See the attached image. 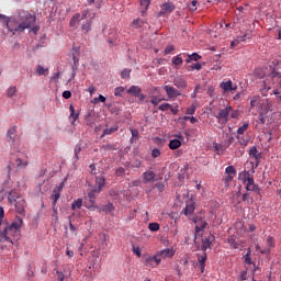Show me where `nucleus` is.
Masks as SVG:
<instances>
[{"instance_id":"obj_1","label":"nucleus","mask_w":281,"mask_h":281,"mask_svg":"<svg viewBox=\"0 0 281 281\" xmlns=\"http://www.w3.org/2000/svg\"><path fill=\"white\" fill-rule=\"evenodd\" d=\"M0 20L8 27L9 32L16 34V32L30 30V27L36 23V15H32V13L27 11H20L18 15L11 19L0 14Z\"/></svg>"},{"instance_id":"obj_2","label":"nucleus","mask_w":281,"mask_h":281,"mask_svg":"<svg viewBox=\"0 0 281 281\" xmlns=\"http://www.w3.org/2000/svg\"><path fill=\"white\" fill-rule=\"evenodd\" d=\"M21 225H23V218L16 217L11 224H7L3 232H0V243H10L13 245L12 238H19L21 234Z\"/></svg>"},{"instance_id":"obj_3","label":"nucleus","mask_w":281,"mask_h":281,"mask_svg":"<svg viewBox=\"0 0 281 281\" xmlns=\"http://www.w3.org/2000/svg\"><path fill=\"white\" fill-rule=\"evenodd\" d=\"M214 117H216L218 124H227V122H229V117H232V120H238V117H240V112L238 110H234V108L227 103L224 108L217 109Z\"/></svg>"},{"instance_id":"obj_4","label":"nucleus","mask_w":281,"mask_h":281,"mask_svg":"<svg viewBox=\"0 0 281 281\" xmlns=\"http://www.w3.org/2000/svg\"><path fill=\"white\" fill-rule=\"evenodd\" d=\"M8 201L10 205H14L18 214L25 212V199H23V195L16 192V190L9 191Z\"/></svg>"},{"instance_id":"obj_5","label":"nucleus","mask_w":281,"mask_h":281,"mask_svg":"<svg viewBox=\"0 0 281 281\" xmlns=\"http://www.w3.org/2000/svg\"><path fill=\"white\" fill-rule=\"evenodd\" d=\"M195 235L194 238H199L205 234V228L207 227V222L203 220L202 217H196L195 221Z\"/></svg>"},{"instance_id":"obj_6","label":"nucleus","mask_w":281,"mask_h":281,"mask_svg":"<svg viewBox=\"0 0 281 281\" xmlns=\"http://www.w3.org/2000/svg\"><path fill=\"white\" fill-rule=\"evenodd\" d=\"M244 183L246 184L247 192H256L257 194H260V187L256 184L254 178L249 177V175L244 178Z\"/></svg>"},{"instance_id":"obj_7","label":"nucleus","mask_w":281,"mask_h":281,"mask_svg":"<svg viewBox=\"0 0 281 281\" xmlns=\"http://www.w3.org/2000/svg\"><path fill=\"white\" fill-rule=\"evenodd\" d=\"M142 179L144 183H153V181H157V173H155V170L150 167L147 171L143 172Z\"/></svg>"},{"instance_id":"obj_8","label":"nucleus","mask_w":281,"mask_h":281,"mask_svg":"<svg viewBox=\"0 0 281 281\" xmlns=\"http://www.w3.org/2000/svg\"><path fill=\"white\" fill-rule=\"evenodd\" d=\"M164 90L166 91L169 100H175V98H179V95H181V91L170 85L164 86Z\"/></svg>"},{"instance_id":"obj_9","label":"nucleus","mask_w":281,"mask_h":281,"mask_svg":"<svg viewBox=\"0 0 281 281\" xmlns=\"http://www.w3.org/2000/svg\"><path fill=\"white\" fill-rule=\"evenodd\" d=\"M161 263V259L157 255L145 258V266L155 269V267Z\"/></svg>"},{"instance_id":"obj_10","label":"nucleus","mask_w":281,"mask_h":281,"mask_svg":"<svg viewBox=\"0 0 281 281\" xmlns=\"http://www.w3.org/2000/svg\"><path fill=\"white\" fill-rule=\"evenodd\" d=\"M156 256L158 257V259L160 260H164V258H172V256H175V250L173 249H170V248H166V249H162V250H159Z\"/></svg>"},{"instance_id":"obj_11","label":"nucleus","mask_w":281,"mask_h":281,"mask_svg":"<svg viewBox=\"0 0 281 281\" xmlns=\"http://www.w3.org/2000/svg\"><path fill=\"white\" fill-rule=\"evenodd\" d=\"M186 56H188L187 53H180L177 56L172 57V65H175V67H181V65H183V58H186Z\"/></svg>"},{"instance_id":"obj_12","label":"nucleus","mask_w":281,"mask_h":281,"mask_svg":"<svg viewBox=\"0 0 281 281\" xmlns=\"http://www.w3.org/2000/svg\"><path fill=\"white\" fill-rule=\"evenodd\" d=\"M173 85L177 87V89H187L188 88V81L183 79V77H176L173 79Z\"/></svg>"},{"instance_id":"obj_13","label":"nucleus","mask_w":281,"mask_h":281,"mask_svg":"<svg viewBox=\"0 0 281 281\" xmlns=\"http://www.w3.org/2000/svg\"><path fill=\"white\" fill-rule=\"evenodd\" d=\"M94 16H95V13H93V15L81 25V30L83 34H89V32H91V25L93 23Z\"/></svg>"},{"instance_id":"obj_14","label":"nucleus","mask_w":281,"mask_h":281,"mask_svg":"<svg viewBox=\"0 0 281 281\" xmlns=\"http://www.w3.org/2000/svg\"><path fill=\"white\" fill-rule=\"evenodd\" d=\"M249 155L250 157H252L255 159V161L258 162L260 161V159H262V155L258 151V147L257 146H252L249 150Z\"/></svg>"},{"instance_id":"obj_15","label":"nucleus","mask_w":281,"mask_h":281,"mask_svg":"<svg viewBox=\"0 0 281 281\" xmlns=\"http://www.w3.org/2000/svg\"><path fill=\"white\" fill-rule=\"evenodd\" d=\"M126 93L133 95L134 98H137V95L142 93V88H139L138 86H131L130 89H127Z\"/></svg>"},{"instance_id":"obj_16","label":"nucleus","mask_w":281,"mask_h":281,"mask_svg":"<svg viewBox=\"0 0 281 281\" xmlns=\"http://www.w3.org/2000/svg\"><path fill=\"white\" fill-rule=\"evenodd\" d=\"M15 166H16V168H19L20 170H21L22 168H26V166H27V158L18 157V158L15 159Z\"/></svg>"},{"instance_id":"obj_17","label":"nucleus","mask_w":281,"mask_h":281,"mask_svg":"<svg viewBox=\"0 0 281 281\" xmlns=\"http://www.w3.org/2000/svg\"><path fill=\"white\" fill-rule=\"evenodd\" d=\"M80 21H82L80 18V13H75L69 21L70 27H76V25H78V23H80Z\"/></svg>"},{"instance_id":"obj_18","label":"nucleus","mask_w":281,"mask_h":281,"mask_svg":"<svg viewBox=\"0 0 281 281\" xmlns=\"http://www.w3.org/2000/svg\"><path fill=\"white\" fill-rule=\"evenodd\" d=\"M207 260V254H203L202 256L198 257V262L200 263L201 267V272L205 271V262Z\"/></svg>"},{"instance_id":"obj_19","label":"nucleus","mask_w":281,"mask_h":281,"mask_svg":"<svg viewBox=\"0 0 281 281\" xmlns=\"http://www.w3.org/2000/svg\"><path fill=\"white\" fill-rule=\"evenodd\" d=\"M100 192H102L100 189H93L88 193L90 203H95V199H98V194H100Z\"/></svg>"},{"instance_id":"obj_20","label":"nucleus","mask_w":281,"mask_h":281,"mask_svg":"<svg viewBox=\"0 0 281 281\" xmlns=\"http://www.w3.org/2000/svg\"><path fill=\"white\" fill-rule=\"evenodd\" d=\"M170 150H177V148H181V142L178 138H173L169 142Z\"/></svg>"},{"instance_id":"obj_21","label":"nucleus","mask_w":281,"mask_h":281,"mask_svg":"<svg viewBox=\"0 0 281 281\" xmlns=\"http://www.w3.org/2000/svg\"><path fill=\"white\" fill-rule=\"evenodd\" d=\"M69 111H70L69 120H72V124H74V122H76V120L80 117V114L76 113V108H74V104L69 105Z\"/></svg>"},{"instance_id":"obj_22","label":"nucleus","mask_w":281,"mask_h":281,"mask_svg":"<svg viewBox=\"0 0 281 281\" xmlns=\"http://www.w3.org/2000/svg\"><path fill=\"white\" fill-rule=\"evenodd\" d=\"M239 43H245V41H251V31H246L245 34L237 36Z\"/></svg>"},{"instance_id":"obj_23","label":"nucleus","mask_w":281,"mask_h":281,"mask_svg":"<svg viewBox=\"0 0 281 281\" xmlns=\"http://www.w3.org/2000/svg\"><path fill=\"white\" fill-rule=\"evenodd\" d=\"M187 63H192V61H198L201 60V55H199V53H193V54H187Z\"/></svg>"},{"instance_id":"obj_24","label":"nucleus","mask_w":281,"mask_h":281,"mask_svg":"<svg viewBox=\"0 0 281 281\" xmlns=\"http://www.w3.org/2000/svg\"><path fill=\"white\" fill-rule=\"evenodd\" d=\"M139 3L142 14H146V10H148L150 5V0H139Z\"/></svg>"},{"instance_id":"obj_25","label":"nucleus","mask_w":281,"mask_h":281,"mask_svg":"<svg viewBox=\"0 0 281 281\" xmlns=\"http://www.w3.org/2000/svg\"><path fill=\"white\" fill-rule=\"evenodd\" d=\"M190 214H194V204L193 202H188L184 209V215L190 216Z\"/></svg>"},{"instance_id":"obj_26","label":"nucleus","mask_w":281,"mask_h":281,"mask_svg":"<svg viewBox=\"0 0 281 281\" xmlns=\"http://www.w3.org/2000/svg\"><path fill=\"white\" fill-rule=\"evenodd\" d=\"M232 85H233L232 80H228V81H223L220 85V87H221V89H223L224 93H227V91H231Z\"/></svg>"},{"instance_id":"obj_27","label":"nucleus","mask_w":281,"mask_h":281,"mask_svg":"<svg viewBox=\"0 0 281 281\" xmlns=\"http://www.w3.org/2000/svg\"><path fill=\"white\" fill-rule=\"evenodd\" d=\"M7 137L10 139V142H14L16 139V127H12L8 131Z\"/></svg>"},{"instance_id":"obj_28","label":"nucleus","mask_w":281,"mask_h":281,"mask_svg":"<svg viewBox=\"0 0 281 281\" xmlns=\"http://www.w3.org/2000/svg\"><path fill=\"white\" fill-rule=\"evenodd\" d=\"M119 128L120 127L117 125L110 127V128H105L103 131L102 137H105V135H113V133H117Z\"/></svg>"},{"instance_id":"obj_29","label":"nucleus","mask_w":281,"mask_h":281,"mask_svg":"<svg viewBox=\"0 0 281 281\" xmlns=\"http://www.w3.org/2000/svg\"><path fill=\"white\" fill-rule=\"evenodd\" d=\"M106 183V180L104 179V177H97L95 178V184L98 186V190L102 191V187Z\"/></svg>"},{"instance_id":"obj_30","label":"nucleus","mask_w":281,"mask_h":281,"mask_svg":"<svg viewBox=\"0 0 281 281\" xmlns=\"http://www.w3.org/2000/svg\"><path fill=\"white\" fill-rule=\"evenodd\" d=\"M162 10H165V12H175V5L172 4V2H165L162 4Z\"/></svg>"},{"instance_id":"obj_31","label":"nucleus","mask_w":281,"mask_h":281,"mask_svg":"<svg viewBox=\"0 0 281 281\" xmlns=\"http://www.w3.org/2000/svg\"><path fill=\"white\" fill-rule=\"evenodd\" d=\"M254 74L259 80H262V78L266 76L265 69L262 68L255 69Z\"/></svg>"},{"instance_id":"obj_32","label":"nucleus","mask_w":281,"mask_h":281,"mask_svg":"<svg viewBox=\"0 0 281 281\" xmlns=\"http://www.w3.org/2000/svg\"><path fill=\"white\" fill-rule=\"evenodd\" d=\"M249 130V123H244L241 126L238 127L237 134L245 135V132Z\"/></svg>"},{"instance_id":"obj_33","label":"nucleus","mask_w":281,"mask_h":281,"mask_svg":"<svg viewBox=\"0 0 281 281\" xmlns=\"http://www.w3.org/2000/svg\"><path fill=\"white\" fill-rule=\"evenodd\" d=\"M243 258L246 265H254V261H251V248H248L247 254Z\"/></svg>"},{"instance_id":"obj_34","label":"nucleus","mask_w":281,"mask_h":281,"mask_svg":"<svg viewBox=\"0 0 281 281\" xmlns=\"http://www.w3.org/2000/svg\"><path fill=\"white\" fill-rule=\"evenodd\" d=\"M201 69H203V66L199 63L188 67V71H201Z\"/></svg>"},{"instance_id":"obj_35","label":"nucleus","mask_w":281,"mask_h":281,"mask_svg":"<svg viewBox=\"0 0 281 281\" xmlns=\"http://www.w3.org/2000/svg\"><path fill=\"white\" fill-rule=\"evenodd\" d=\"M225 172L228 177H236V168L234 166L226 167Z\"/></svg>"},{"instance_id":"obj_36","label":"nucleus","mask_w":281,"mask_h":281,"mask_svg":"<svg viewBox=\"0 0 281 281\" xmlns=\"http://www.w3.org/2000/svg\"><path fill=\"white\" fill-rule=\"evenodd\" d=\"M52 199L54 205H56V203H58V199H60V193L58 192V189L53 190Z\"/></svg>"},{"instance_id":"obj_37","label":"nucleus","mask_w":281,"mask_h":281,"mask_svg":"<svg viewBox=\"0 0 281 281\" xmlns=\"http://www.w3.org/2000/svg\"><path fill=\"white\" fill-rule=\"evenodd\" d=\"M232 181H234V176H226L223 178L222 183H224L225 188H229Z\"/></svg>"},{"instance_id":"obj_38","label":"nucleus","mask_w":281,"mask_h":281,"mask_svg":"<svg viewBox=\"0 0 281 281\" xmlns=\"http://www.w3.org/2000/svg\"><path fill=\"white\" fill-rule=\"evenodd\" d=\"M86 124H87V126H93V124H95V116L89 114L86 117Z\"/></svg>"},{"instance_id":"obj_39","label":"nucleus","mask_w":281,"mask_h":281,"mask_svg":"<svg viewBox=\"0 0 281 281\" xmlns=\"http://www.w3.org/2000/svg\"><path fill=\"white\" fill-rule=\"evenodd\" d=\"M82 150V145L78 144L75 147V161H78L80 159V157L78 155H80Z\"/></svg>"},{"instance_id":"obj_40","label":"nucleus","mask_w":281,"mask_h":281,"mask_svg":"<svg viewBox=\"0 0 281 281\" xmlns=\"http://www.w3.org/2000/svg\"><path fill=\"white\" fill-rule=\"evenodd\" d=\"M72 210H80L82 207V199H78L77 201H74L71 204Z\"/></svg>"},{"instance_id":"obj_41","label":"nucleus","mask_w":281,"mask_h":281,"mask_svg":"<svg viewBox=\"0 0 281 281\" xmlns=\"http://www.w3.org/2000/svg\"><path fill=\"white\" fill-rule=\"evenodd\" d=\"M148 229L150 232H159V223H149Z\"/></svg>"},{"instance_id":"obj_42","label":"nucleus","mask_w":281,"mask_h":281,"mask_svg":"<svg viewBox=\"0 0 281 281\" xmlns=\"http://www.w3.org/2000/svg\"><path fill=\"white\" fill-rule=\"evenodd\" d=\"M144 23H145L144 20H142L139 18L133 21L134 27H143Z\"/></svg>"},{"instance_id":"obj_43","label":"nucleus","mask_w":281,"mask_h":281,"mask_svg":"<svg viewBox=\"0 0 281 281\" xmlns=\"http://www.w3.org/2000/svg\"><path fill=\"white\" fill-rule=\"evenodd\" d=\"M122 93H124V87H117L114 90V95L117 98H122Z\"/></svg>"},{"instance_id":"obj_44","label":"nucleus","mask_w":281,"mask_h":281,"mask_svg":"<svg viewBox=\"0 0 281 281\" xmlns=\"http://www.w3.org/2000/svg\"><path fill=\"white\" fill-rule=\"evenodd\" d=\"M125 173H126V169H124L123 167H119V168L115 170L116 177H124Z\"/></svg>"},{"instance_id":"obj_45","label":"nucleus","mask_w":281,"mask_h":281,"mask_svg":"<svg viewBox=\"0 0 281 281\" xmlns=\"http://www.w3.org/2000/svg\"><path fill=\"white\" fill-rule=\"evenodd\" d=\"M214 149L216 150L217 155H223L225 149L223 148V145L214 144Z\"/></svg>"},{"instance_id":"obj_46","label":"nucleus","mask_w":281,"mask_h":281,"mask_svg":"<svg viewBox=\"0 0 281 281\" xmlns=\"http://www.w3.org/2000/svg\"><path fill=\"white\" fill-rule=\"evenodd\" d=\"M151 157H153L154 159H157V157H161V150H159V148H154V149L151 150Z\"/></svg>"},{"instance_id":"obj_47","label":"nucleus","mask_w":281,"mask_h":281,"mask_svg":"<svg viewBox=\"0 0 281 281\" xmlns=\"http://www.w3.org/2000/svg\"><path fill=\"white\" fill-rule=\"evenodd\" d=\"M198 3L199 1L193 0L191 3L188 4L189 10H191V12H195Z\"/></svg>"},{"instance_id":"obj_48","label":"nucleus","mask_w":281,"mask_h":281,"mask_svg":"<svg viewBox=\"0 0 281 281\" xmlns=\"http://www.w3.org/2000/svg\"><path fill=\"white\" fill-rule=\"evenodd\" d=\"M268 247H276V239L272 236L267 237Z\"/></svg>"},{"instance_id":"obj_49","label":"nucleus","mask_w":281,"mask_h":281,"mask_svg":"<svg viewBox=\"0 0 281 281\" xmlns=\"http://www.w3.org/2000/svg\"><path fill=\"white\" fill-rule=\"evenodd\" d=\"M131 133H132L131 142H133V139H137L139 137V131L137 128L131 130Z\"/></svg>"},{"instance_id":"obj_50","label":"nucleus","mask_w":281,"mask_h":281,"mask_svg":"<svg viewBox=\"0 0 281 281\" xmlns=\"http://www.w3.org/2000/svg\"><path fill=\"white\" fill-rule=\"evenodd\" d=\"M195 112H196V105L194 104H192L187 109V115H194Z\"/></svg>"},{"instance_id":"obj_51","label":"nucleus","mask_w":281,"mask_h":281,"mask_svg":"<svg viewBox=\"0 0 281 281\" xmlns=\"http://www.w3.org/2000/svg\"><path fill=\"white\" fill-rule=\"evenodd\" d=\"M16 93V87H11L7 90L8 98H12Z\"/></svg>"},{"instance_id":"obj_52","label":"nucleus","mask_w":281,"mask_h":281,"mask_svg":"<svg viewBox=\"0 0 281 281\" xmlns=\"http://www.w3.org/2000/svg\"><path fill=\"white\" fill-rule=\"evenodd\" d=\"M158 109L159 111H168V109H172V105L170 103H162Z\"/></svg>"},{"instance_id":"obj_53","label":"nucleus","mask_w":281,"mask_h":281,"mask_svg":"<svg viewBox=\"0 0 281 281\" xmlns=\"http://www.w3.org/2000/svg\"><path fill=\"white\" fill-rule=\"evenodd\" d=\"M210 247V239L205 238L202 240V250L206 251L207 248Z\"/></svg>"},{"instance_id":"obj_54","label":"nucleus","mask_w":281,"mask_h":281,"mask_svg":"<svg viewBox=\"0 0 281 281\" xmlns=\"http://www.w3.org/2000/svg\"><path fill=\"white\" fill-rule=\"evenodd\" d=\"M72 60H74L72 71H76L78 69V63L80 61V59L76 57V55H74Z\"/></svg>"},{"instance_id":"obj_55","label":"nucleus","mask_w":281,"mask_h":281,"mask_svg":"<svg viewBox=\"0 0 281 281\" xmlns=\"http://www.w3.org/2000/svg\"><path fill=\"white\" fill-rule=\"evenodd\" d=\"M121 78H123V79L131 78V70L124 69V70L121 72Z\"/></svg>"},{"instance_id":"obj_56","label":"nucleus","mask_w":281,"mask_h":281,"mask_svg":"<svg viewBox=\"0 0 281 281\" xmlns=\"http://www.w3.org/2000/svg\"><path fill=\"white\" fill-rule=\"evenodd\" d=\"M164 99H159L158 97H153L150 100V103L154 104V106H157L159 102H162Z\"/></svg>"},{"instance_id":"obj_57","label":"nucleus","mask_w":281,"mask_h":281,"mask_svg":"<svg viewBox=\"0 0 281 281\" xmlns=\"http://www.w3.org/2000/svg\"><path fill=\"white\" fill-rule=\"evenodd\" d=\"M155 188H157L158 192H164L166 184H164V182H158L155 184Z\"/></svg>"},{"instance_id":"obj_58","label":"nucleus","mask_w":281,"mask_h":281,"mask_svg":"<svg viewBox=\"0 0 281 281\" xmlns=\"http://www.w3.org/2000/svg\"><path fill=\"white\" fill-rule=\"evenodd\" d=\"M102 212H113V204L109 203L102 207Z\"/></svg>"},{"instance_id":"obj_59","label":"nucleus","mask_w":281,"mask_h":281,"mask_svg":"<svg viewBox=\"0 0 281 281\" xmlns=\"http://www.w3.org/2000/svg\"><path fill=\"white\" fill-rule=\"evenodd\" d=\"M45 71H47V69H45L43 66H37L38 76H45Z\"/></svg>"},{"instance_id":"obj_60","label":"nucleus","mask_w":281,"mask_h":281,"mask_svg":"<svg viewBox=\"0 0 281 281\" xmlns=\"http://www.w3.org/2000/svg\"><path fill=\"white\" fill-rule=\"evenodd\" d=\"M171 52H175V45H168V46L165 48V54H166V55L170 54Z\"/></svg>"},{"instance_id":"obj_61","label":"nucleus","mask_w":281,"mask_h":281,"mask_svg":"<svg viewBox=\"0 0 281 281\" xmlns=\"http://www.w3.org/2000/svg\"><path fill=\"white\" fill-rule=\"evenodd\" d=\"M89 16V10L86 9L81 12L80 19L81 21H85V19H87Z\"/></svg>"},{"instance_id":"obj_62","label":"nucleus","mask_w":281,"mask_h":281,"mask_svg":"<svg viewBox=\"0 0 281 281\" xmlns=\"http://www.w3.org/2000/svg\"><path fill=\"white\" fill-rule=\"evenodd\" d=\"M63 98H65V100H69V98H71V91L65 90L63 92Z\"/></svg>"},{"instance_id":"obj_63","label":"nucleus","mask_w":281,"mask_h":281,"mask_svg":"<svg viewBox=\"0 0 281 281\" xmlns=\"http://www.w3.org/2000/svg\"><path fill=\"white\" fill-rule=\"evenodd\" d=\"M267 116V112H260L259 114V121L261 122V124H265L266 120L265 117Z\"/></svg>"},{"instance_id":"obj_64","label":"nucleus","mask_w":281,"mask_h":281,"mask_svg":"<svg viewBox=\"0 0 281 281\" xmlns=\"http://www.w3.org/2000/svg\"><path fill=\"white\" fill-rule=\"evenodd\" d=\"M104 150H115V145L106 144L103 145Z\"/></svg>"}]
</instances>
